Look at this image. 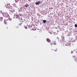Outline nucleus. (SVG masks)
<instances>
[{"label":"nucleus","mask_w":77,"mask_h":77,"mask_svg":"<svg viewBox=\"0 0 77 77\" xmlns=\"http://www.w3.org/2000/svg\"><path fill=\"white\" fill-rule=\"evenodd\" d=\"M3 15L4 17H5L6 18H8V17H9V14H8V13H4L3 14Z\"/></svg>","instance_id":"nucleus-1"},{"label":"nucleus","mask_w":77,"mask_h":77,"mask_svg":"<svg viewBox=\"0 0 77 77\" xmlns=\"http://www.w3.org/2000/svg\"><path fill=\"white\" fill-rule=\"evenodd\" d=\"M8 19H5L4 20V23H5V24H7V23H8Z\"/></svg>","instance_id":"nucleus-2"},{"label":"nucleus","mask_w":77,"mask_h":77,"mask_svg":"<svg viewBox=\"0 0 77 77\" xmlns=\"http://www.w3.org/2000/svg\"><path fill=\"white\" fill-rule=\"evenodd\" d=\"M65 45L66 46H69V43L68 42H66Z\"/></svg>","instance_id":"nucleus-3"},{"label":"nucleus","mask_w":77,"mask_h":77,"mask_svg":"<svg viewBox=\"0 0 77 77\" xmlns=\"http://www.w3.org/2000/svg\"><path fill=\"white\" fill-rule=\"evenodd\" d=\"M46 41L47 42H49L50 43V42L51 41H50V39L49 38H47L46 39Z\"/></svg>","instance_id":"nucleus-4"},{"label":"nucleus","mask_w":77,"mask_h":77,"mask_svg":"<svg viewBox=\"0 0 77 77\" xmlns=\"http://www.w3.org/2000/svg\"><path fill=\"white\" fill-rule=\"evenodd\" d=\"M73 58L75 60V61L77 63V58H76V57H74Z\"/></svg>","instance_id":"nucleus-5"},{"label":"nucleus","mask_w":77,"mask_h":77,"mask_svg":"<svg viewBox=\"0 0 77 77\" xmlns=\"http://www.w3.org/2000/svg\"><path fill=\"white\" fill-rule=\"evenodd\" d=\"M50 44H51V45H53V44L54 45H56V44L55 42H54V43H51Z\"/></svg>","instance_id":"nucleus-6"},{"label":"nucleus","mask_w":77,"mask_h":77,"mask_svg":"<svg viewBox=\"0 0 77 77\" xmlns=\"http://www.w3.org/2000/svg\"><path fill=\"white\" fill-rule=\"evenodd\" d=\"M32 30H36V27H34L32 29Z\"/></svg>","instance_id":"nucleus-7"},{"label":"nucleus","mask_w":77,"mask_h":77,"mask_svg":"<svg viewBox=\"0 0 77 77\" xmlns=\"http://www.w3.org/2000/svg\"><path fill=\"white\" fill-rule=\"evenodd\" d=\"M16 16L17 17V18H18L19 19H20V16H19V15H18V14H16Z\"/></svg>","instance_id":"nucleus-8"},{"label":"nucleus","mask_w":77,"mask_h":77,"mask_svg":"<svg viewBox=\"0 0 77 77\" xmlns=\"http://www.w3.org/2000/svg\"><path fill=\"white\" fill-rule=\"evenodd\" d=\"M3 17H0V21H2L3 20Z\"/></svg>","instance_id":"nucleus-9"},{"label":"nucleus","mask_w":77,"mask_h":77,"mask_svg":"<svg viewBox=\"0 0 77 77\" xmlns=\"http://www.w3.org/2000/svg\"><path fill=\"white\" fill-rule=\"evenodd\" d=\"M43 21L44 23H46V20H43Z\"/></svg>","instance_id":"nucleus-10"},{"label":"nucleus","mask_w":77,"mask_h":77,"mask_svg":"<svg viewBox=\"0 0 77 77\" xmlns=\"http://www.w3.org/2000/svg\"><path fill=\"white\" fill-rule=\"evenodd\" d=\"M19 16H20V17H22V14H19Z\"/></svg>","instance_id":"nucleus-11"},{"label":"nucleus","mask_w":77,"mask_h":77,"mask_svg":"<svg viewBox=\"0 0 77 77\" xmlns=\"http://www.w3.org/2000/svg\"><path fill=\"white\" fill-rule=\"evenodd\" d=\"M62 40L65 39V37H62Z\"/></svg>","instance_id":"nucleus-12"},{"label":"nucleus","mask_w":77,"mask_h":77,"mask_svg":"<svg viewBox=\"0 0 77 77\" xmlns=\"http://www.w3.org/2000/svg\"><path fill=\"white\" fill-rule=\"evenodd\" d=\"M75 27H77V24L75 25Z\"/></svg>","instance_id":"nucleus-13"},{"label":"nucleus","mask_w":77,"mask_h":77,"mask_svg":"<svg viewBox=\"0 0 77 77\" xmlns=\"http://www.w3.org/2000/svg\"><path fill=\"white\" fill-rule=\"evenodd\" d=\"M54 51H56L57 50V49H56V50H55V49H54Z\"/></svg>","instance_id":"nucleus-14"},{"label":"nucleus","mask_w":77,"mask_h":77,"mask_svg":"<svg viewBox=\"0 0 77 77\" xmlns=\"http://www.w3.org/2000/svg\"><path fill=\"white\" fill-rule=\"evenodd\" d=\"M36 5H39V4L38 3V2H36L35 3Z\"/></svg>","instance_id":"nucleus-15"},{"label":"nucleus","mask_w":77,"mask_h":77,"mask_svg":"<svg viewBox=\"0 0 77 77\" xmlns=\"http://www.w3.org/2000/svg\"><path fill=\"white\" fill-rule=\"evenodd\" d=\"M25 6L26 7V8H27L28 7L27 6H28V5H25Z\"/></svg>","instance_id":"nucleus-16"},{"label":"nucleus","mask_w":77,"mask_h":77,"mask_svg":"<svg viewBox=\"0 0 77 77\" xmlns=\"http://www.w3.org/2000/svg\"><path fill=\"white\" fill-rule=\"evenodd\" d=\"M8 19V20H10V21H11V20H12V19H11V18H10V19Z\"/></svg>","instance_id":"nucleus-17"},{"label":"nucleus","mask_w":77,"mask_h":77,"mask_svg":"<svg viewBox=\"0 0 77 77\" xmlns=\"http://www.w3.org/2000/svg\"><path fill=\"white\" fill-rule=\"evenodd\" d=\"M38 5H39V4L40 3H41L40 2H39V1H38Z\"/></svg>","instance_id":"nucleus-18"},{"label":"nucleus","mask_w":77,"mask_h":77,"mask_svg":"<svg viewBox=\"0 0 77 77\" xmlns=\"http://www.w3.org/2000/svg\"><path fill=\"white\" fill-rule=\"evenodd\" d=\"M25 29H27V27L26 26L25 27Z\"/></svg>","instance_id":"nucleus-19"},{"label":"nucleus","mask_w":77,"mask_h":77,"mask_svg":"<svg viewBox=\"0 0 77 77\" xmlns=\"http://www.w3.org/2000/svg\"><path fill=\"white\" fill-rule=\"evenodd\" d=\"M20 26H21V23L20 24Z\"/></svg>","instance_id":"nucleus-20"},{"label":"nucleus","mask_w":77,"mask_h":77,"mask_svg":"<svg viewBox=\"0 0 77 77\" xmlns=\"http://www.w3.org/2000/svg\"><path fill=\"white\" fill-rule=\"evenodd\" d=\"M17 0V2H18V1H19V0Z\"/></svg>","instance_id":"nucleus-21"},{"label":"nucleus","mask_w":77,"mask_h":77,"mask_svg":"<svg viewBox=\"0 0 77 77\" xmlns=\"http://www.w3.org/2000/svg\"><path fill=\"white\" fill-rule=\"evenodd\" d=\"M31 30H32V29H31Z\"/></svg>","instance_id":"nucleus-22"},{"label":"nucleus","mask_w":77,"mask_h":77,"mask_svg":"<svg viewBox=\"0 0 77 77\" xmlns=\"http://www.w3.org/2000/svg\"><path fill=\"white\" fill-rule=\"evenodd\" d=\"M7 29H8V27H7Z\"/></svg>","instance_id":"nucleus-23"}]
</instances>
